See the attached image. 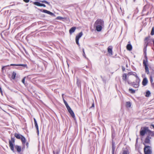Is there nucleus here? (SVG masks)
<instances>
[{
	"mask_svg": "<svg viewBox=\"0 0 154 154\" xmlns=\"http://www.w3.org/2000/svg\"><path fill=\"white\" fill-rule=\"evenodd\" d=\"M134 75L136 77V82H133L132 83V85L135 88H138L139 86V83L140 81V80L138 78V77L137 76V75L134 74Z\"/></svg>",
	"mask_w": 154,
	"mask_h": 154,
	"instance_id": "f03ea898",
	"label": "nucleus"
},
{
	"mask_svg": "<svg viewBox=\"0 0 154 154\" xmlns=\"http://www.w3.org/2000/svg\"><path fill=\"white\" fill-rule=\"evenodd\" d=\"M10 66H23L24 67H26L27 65L26 64H11L10 65Z\"/></svg>",
	"mask_w": 154,
	"mask_h": 154,
	"instance_id": "2eb2a0df",
	"label": "nucleus"
},
{
	"mask_svg": "<svg viewBox=\"0 0 154 154\" xmlns=\"http://www.w3.org/2000/svg\"><path fill=\"white\" fill-rule=\"evenodd\" d=\"M41 6H43V7H46V6L45 4H42Z\"/></svg>",
	"mask_w": 154,
	"mask_h": 154,
	"instance_id": "e433bc0d",
	"label": "nucleus"
},
{
	"mask_svg": "<svg viewBox=\"0 0 154 154\" xmlns=\"http://www.w3.org/2000/svg\"><path fill=\"white\" fill-rule=\"evenodd\" d=\"M123 154H129V152L128 151L125 150L123 151Z\"/></svg>",
	"mask_w": 154,
	"mask_h": 154,
	"instance_id": "7c9ffc66",
	"label": "nucleus"
},
{
	"mask_svg": "<svg viewBox=\"0 0 154 154\" xmlns=\"http://www.w3.org/2000/svg\"><path fill=\"white\" fill-rule=\"evenodd\" d=\"M63 18L61 17H58L56 18V19L57 20H61L63 19Z\"/></svg>",
	"mask_w": 154,
	"mask_h": 154,
	"instance_id": "2f4dec72",
	"label": "nucleus"
},
{
	"mask_svg": "<svg viewBox=\"0 0 154 154\" xmlns=\"http://www.w3.org/2000/svg\"><path fill=\"white\" fill-rule=\"evenodd\" d=\"M128 43L129 44H128L126 46L127 49L129 51H130L132 50V47L131 45L130 44V42H128Z\"/></svg>",
	"mask_w": 154,
	"mask_h": 154,
	"instance_id": "1a4fd4ad",
	"label": "nucleus"
},
{
	"mask_svg": "<svg viewBox=\"0 0 154 154\" xmlns=\"http://www.w3.org/2000/svg\"><path fill=\"white\" fill-rule=\"evenodd\" d=\"M83 35L82 33V32H81L79 33V35H76V38H75V40H76V43L79 45V39L81 38V37Z\"/></svg>",
	"mask_w": 154,
	"mask_h": 154,
	"instance_id": "39448f33",
	"label": "nucleus"
},
{
	"mask_svg": "<svg viewBox=\"0 0 154 154\" xmlns=\"http://www.w3.org/2000/svg\"><path fill=\"white\" fill-rule=\"evenodd\" d=\"M34 124L35 125V127L37 129V133L38 135L39 133V130H38V124H37V122H36V121L35 118H34Z\"/></svg>",
	"mask_w": 154,
	"mask_h": 154,
	"instance_id": "0eeeda50",
	"label": "nucleus"
},
{
	"mask_svg": "<svg viewBox=\"0 0 154 154\" xmlns=\"http://www.w3.org/2000/svg\"><path fill=\"white\" fill-rule=\"evenodd\" d=\"M135 0H134V2H135Z\"/></svg>",
	"mask_w": 154,
	"mask_h": 154,
	"instance_id": "49530a36",
	"label": "nucleus"
},
{
	"mask_svg": "<svg viewBox=\"0 0 154 154\" xmlns=\"http://www.w3.org/2000/svg\"><path fill=\"white\" fill-rule=\"evenodd\" d=\"M152 126L154 128V125H152Z\"/></svg>",
	"mask_w": 154,
	"mask_h": 154,
	"instance_id": "37998d69",
	"label": "nucleus"
},
{
	"mask_svg": "<svg viewBox=\"0 0 154 154\" xmlns=\"http://www.w3.org/2000/svg\"><path fill=\"white\" fill-rule=\"evenodd\" d=\"M129 91L132 94H134L135 93V90L132 89H129Z\"/></svg>",
	"mask_w": 154,
	"mask_h": 154,
	"instance_id": "a878e982",
	"label": "nucleus"
},
{
	"mask_svg": "<svg viewBox=\"0 0 154 154\" xmlns=\"http://www.w3.org/2000/svg\"><path fill=\"white\" fill-rule=\"evenodd\" d=\"M145 69L146 71V72L148 74L149 73V68L147 66H145Z\"/></svg>",
	"mask_w": 154,
	"mask_h": 154,
	"instance_id": "393cba45",
	"label": "nucleus"
},
{
	"mask_svg": "<svg viewBox=\"0 0 154 154\" xmlns=\"http://www.w3.org/2000/svg\"><path fill=\"white\" fill-rule=\"evenodd\" d=\"M148 83V80L146 78H144L142 81V84L144 86H145Z\"/></svg>",
	"mask_w": 154,
	"mask_h": 154,
	"instance_id": "f8f14e48",
	"label": "nucleus"
},
{
	"mask_svg": "<svg viewBox=\"0 0 154 154\" xmlns=\"http://www.w3.org/2000/svg\"><path fill=\"white\" fill-rule=\"evenodd\" d=\"M151 35H154V28L153 27L152 28V31L151 32Z\"/></svg>",
	"mask_w": 154,
	"mask_h": 154,
	"instance_id": "c756f323",
	"label": "nucleus"
},
{
	"mask_svg": "<svg viewBox=\"0 0 154 154\" xmlns=\"http://www.w3.org/2000/svg\"><path fill=\"white\" fill-rule=\"evenodd\" d=\"M6 66H3V67H2V70H3V69H4V68H5V67H6Z\"/></svg>",
	"mask_w": 154,
	"mask_h": 154,
	"instance_id": "ea45409f",
	"label": "nucleus"
},
{
	"mask_svg": "<svg viewBox=\"0 0 154 154\" xmlns=\"http://www.w3.org/2000/svg\"><path fill=\"white\" fill-rule=\"evenodd\" d=\"M53 153H54V154H55V153H54V152H53Z\"/></svg>",
	"mask_w": 154,
	"mask_h": 154,
	"instance_id": "a18cd8bd",
	"label": "nucleus"
},
{
	"mask_svg": "<svg viewBox=\"0 0 154 154\" xmlns=\"http://www.w3.org/2000/svg\"><path fill=\"white\" fill-rule=\"evenodd\" d=\"M78 80H77V83H78Z\"/></svg>",
	"mask_w": 154,
	"mask_h": 154,
	"instance_id": "c03bdc74",
	"label": "nucleus"
},
{
	"mask_svg": "<svg viewBox=\"0 0 154 154\" xmlns=\"http://www.w3.org/2000/svg\"><path fill=\"white\" fill-rule=\"evenodd\" d=\"M126 106L128 107H130L131 106V103L129 102H127L126 103Z\"/></svg>",
	"mask_w": 154,
	"mask_h": 154,
	"instance_id": "cd10ccee",
	"label": "nucleus"
},
{
	"mask_svg": "<svg viewBox=\"0 0 154 154\" xmlns=\"http://www.w3.org/2000/svg\"><path fill=\"white\" fill-rule=\"evenodd\" d=\"M115 149L114 144L113 143L112 144V154H114V151Z\"/></svg>",
	"mask_w": 154,
	"mask_h": 154,
	"instance_id": "b1692460",
	"label": "nucleus"
},
{
	"mask_svg": "<svg viewBox=\"0 0 154 154\" xmlns=\"http://www.w3.org/2000/svg\"><path fill=\"white\" fill-rule=\"evenodd\" d=\"M104 26V22L101 19L97 20L94 23V27L98 32L100 31L102 28Z\"/></svg>",
	"mask_w": 154,
	"mask_h": 154,
	"instance_id": "f257e3e1",
	"label": "nucleus"
},
{
	"mask_svg": "<svg viewBox=\"0 0 154 154\" xmlns=\"http://www.w3.org/2000/svg\"><path fill=\"white\" fill-rule=\"evenodd\" d=\"M150 94V91H148L146 92L145 96L146 97H149Z\"/></svg>",
	"mask_w": 154,
	"mask_h": 154,
	"instance_id": "5701e85b",
	"label": "nucleus"
},
{
	"mask_svg": "<svg viewBox=\"0 0 154 154\" xmlns=\"http://www.w3.org/2000/svg\"><path fill=\"white\" fill-rule=\"evenodd\" d=\"M15 147L17 149L18 152H20L21 151V147L20 146L16 145L15 146Z\"/></svg>",
	"mask_w": 154,
	"mask_h": 154,
	"instance_id": "dca6fc26",
	"label": "nucleus"
},
{
	"mask_svg": "<svg viewBox=\"0 0 154 154\" xmlns=\"http://www.w3.org/2000/svg\"><path fill=\"white\" fill-rule=\"evenodd\" d=\"M23 1L26 3H28L29 2V0H23Z\"/></svg>",
	"mask_w": 154,
	"mask_h": 154,
	"instance_id": "c9c22d12",
	"label": "nucleus"
},
{
	"mask_svg": "<svg viewBox=\"0 0 154 154\" xmlns=\"http://www.w3.org/2000/svg\"><path fill=\"white\" fill-rule=\"evenodd\" d=\"M21 140V141L23 142V143H25L26 142V139L25 138L22 136L20 138Z\"/></svg>",
	"mask_w": 154,
	"mask_h": 154,
	"instance_id": "412c9836",
	"label": "nucleus"
},
{
	"mask_svg": "<svg viewBox=\"0 0 154 154\" xmlns=\"http://www.w3.org/2000/svg\"><path fill=\"white\" fill-rule=\"evenodd\" d=\"M25 77H24L23 79L22 80V82L24 84L25 83Z\"/></svg>",
	"mask_w": 154,
	"mask_h": 154,
	"instance_id": "72a5a7b5",
	"label": "nucleus"
},
{
	"mask_svg": "<svg viewBox=\"0 0 154 154\" xmlns=\"http://www.w3.org/2000/svg\"><path fill=\"white\" fill-rule=\"evenodd\" d=\"M33 4L37 6H41V4L38 2H35L33 3Z\"/></svg>",
	"mask_w": 154,
	"mask_h": 154,
	"instance_id": "aec40b11",
	"label": "nucleus"
},
{
	"mask_svg": "<svg viewBox=\"0 0 154 154\" xmlns=\"http://www.w3.org/2000/svg\"><path fill=\"white\" fill-rule=\"evenodd\" d=\"M43 12L45 13H46L49 14L51 15H54V14L53 13L51 12L50 11H47L46 10H43Z\"/></svg>",
	"mask_w": 154,
	"mask_h": 154,
	"instance_id": "4468645a",
	"label": "nucleus"
},
{
	"mask_svg": "<svg viewBox=\"0 0 154 154\" xmlns=\"http://www.w3.org/2000/svg\"><path fill=\"white\" fill-rule=\"evenodd\" d=\"M134 74H133V73H131V72H130V73H129L127 75L125 73V74H124L122 76V79L124 80V81H125V82H126V81H127V82L128 83V84H130V83L129 82L128 80V79L127 78V76L128 77L129 75H134Z\"/></svg>",
	"mask_w": 154,
	"mask_h": 154,
	"instance_id": "20e7f679",
	"label": "nucleus"
},
{
	"mask_svg": "<svg viewBox=\"0 0 154 154\" xmlns=\"http://www.w3.org/2000/svg\"><path fill=\"white\" fill-rule=\"evenodd\" d=\"M143 64L144 66H147V61L145 60H144L143 61Z\"/></svg>",
	"mask_w": 154,
	"mask_h": 154,
	"instance_id": "bb28decb",
	"label": "nucleus"
},
{
	"mask_svg": "<svg viewBox=\"0 0 154 154\" xmlns=\"http://www.w3.org/2000/svg\"><path fill=\"white\" fill-rule=\"evenodd\" d=\"M12 142L11 140L9 141V146L11 149L12 151L13 152H14V145Z\"/></svg>",
	"mask_w": 154,
	"mask_h": 154,
	"instance_id": "9b49d317",
	"label": "nucleus"
},
{
	"mask_svg": "<svg viewBox=\"0 0 154 154\" xmlns=\"http://www.w3.org/2000/svg\"><path fill=\"white\" fill-rule=\"evenodd\" d=\"M150 142V138L149 137H147L145 139V142L146 143H149Z\"/></svg>",
	"mask_w": 154,
	"mask_h": 154,
	"instance_id": "a211bd4d",
	"label": "nucleus"
},
{
	"mask_svg": "<svg viewBox=\"0 0 154 154\" xmlns=\"http://www.w3.org/2000/svg\"><path fill=\"white\" fill-rule=\"evenodd\" d=\"M63 94L62 95V97H63ZM63 100L64 102V103L65 104V105L66 106V107L67 109H68L70 107L68 105V104L64 100V99L63 98Z\"/></svg>",
	"mask_w": 154,
	"mask_h": 154,
	"instance_id": "6ab92c4d",
	"label": "nucleus"
},
{
	"mask_svg": "<svg viewBox=\"0 0 154 154\" xmlns=\"http://www.w3.org/2000/svg\"><path fill=\"white\" fill-rule=\"evenodd\" d=\"M16 73L15 72H13L12 73V77H11L13 79H15L16 76Z\"/></svg>",
	"mask_w": 154,
	"mask_h": 154,
	"instance_id": "4be33fe9",
	"label": "nucleus"
},
{
	"mask_svg": "<svg viewBox=\"0 0 154 154\" xmlns=\"http://www.w3.org/2000/svg\"><path fill=\"white\" fill-rule=\"evenodd\" d=\"M112 47L111 46H109L107 48V51L111 55H112Z\"/></svg>",
	"mask_w": 154,
	"mask_h": 154,
	"instance_id": "9d476101",
	"label": "nucleus"
},
{
	"mask_svg": "<svg viewBox=\"0 0 154 154\" xmlns=\"http://www.w3.org/2000/svg\"><path fill=\"white\" fill-rule=\"evenodd\" d=\"M150 81L151 82V83H152L153 82V80L152 78V76H150Z\"/></svg>",
	"mask_w": 154,
	"mask_h": 154,
	"instance_id": "473e14b6",
	"label": "nucleus"
},
{
	"mask_svg": "<svg viewBox=\"0 0 154 154\" xmlns=\"http://www.w3.org/2000/svg\"><path fill=\"white\" fill-rule=\"evenodd\" d=\"M146 128H144L143 129L141 130L140 131V134L141 135H144L146 133Z\"/></svg>",
	"mask_w": 154,
	"mask_h": 154,
	"instance_id": "6e6552de",
	"label": "nucleus"
},
{
	"mask_svg": "<svg viewBox=\"0 0 154 154\" xmlns=\"http://www.w3.org/2000/svg\"><path fill=\"white\" fill-rule=\"evenodd\" d=\"M14 136L17 138L18 139H20L22 136L20 134H18L17 133H15L14 134Z\"/></svg>",
	"mask_w": 154,
	"mask_h": 154,
	"instance_id": "f3484780",
	"label": "nucleus"
},
{
	"mask_svg": "<svg viewBox=\"0 0 154 154\" xmlns=\"http://www.w3.org/2000/svg\"><path fill=\"white\" fill-rule=\"evenodd\" d=\"M68 66H69V65L68 64Z\"/></svg>",
	"mask_w": 154,
	"mask_h": 154,
	"instance_id": "de8ad7c7",
	"label": "nucleus"
},
{
	"mask_svg": "<svg viewBox=\"0 0 154 154\" xmlns=\"http://www.w3.org/2000/svg\"><path fill=\"white\" fill-rule=\"evenodd\" d=\"M83 54H85V52H84V50L83 49Z\"/></svg>",
	"mask_w": 154,
	"mask_h": 154,
	"instance_id": "a19ab883",
	"label": "nucleus"
},
{
	"mask_svg": "<svg viewBox=\"0 0 154 154\" xmlns=\"http://www.w3.org/2000/svg\"><path fill=\"white\" fill-rule=\"evenodd\" d=\"M144 150L145 154H151L152 152L151 148L149 146H145Z\"/></svg>",
	"mask_w": 154,
	"mask_h": 154,
	"instance_id": "7ed1b4c3",
	"label": "nucleus"
},
{
	"mask_svg": "<svg viewBox=\"0 0 154 154\" xmlns=\"http://www.w3.org/2000/svg\"><path fill=\"white\" fill-rule=\"evenodd\" d=\"M0 91L1 93L2 94V88H1V87H0Z\"/></svg>",
	"mask_w": 154,
	"mask_h": 154,
	"instance_id": "4c0bfd02",
	"label": "nucleus"
},
{
	"mask_svg": "<svg viewBox=\"0 0 154 154\" xmlns=\"http://www.w3.org/2000/svg\"><path fill=\"white\" fill-rule=\"evenodd\" d=\"M41 2H42V3H44L46 4H48V5H50V3L48 2L45 0H43V1H41Z\"/></svg>",
	"mask_w": 154,
	"mask_h": 154,
	"instance_id": "c85d7f7f",
	"label": "nucleus"
},
{
	"mask_svg": "<svg viewBox=\"0 0 154 154\" xmlns=\"http://www.w3.org/2000/svg\"><path fill=\"white\" fill-rule=\"evenodd\" d=\"M83 56L84 57H85V54H83Z\"/></svg>",
	"mask_w": 154,
	"mask_h": 154,
	"instance_id": "79ce46f5",
	"label": "nucleus"
},
{
	"mask_svg": "<svg viewBox=\"0 0 154 154\" xmlns=\"http://www.w3.org/2000/svg\"><path fill=\"white\" fill-rule=\"evenodd\" d=\"M68 109V110L69 113L72 116V117L73 118H75V116L74 113V112H73V111L72 110L70 107H69L67 109Z\"/></svg>",
	"mask_w": 154,
	"mask_h": 154,
	"instance_id": "423d86ee",
	"label": "nucleus"
},
{
	"mask_svg": "<svg viewBox=\"0 0 154 154\" xmlns=\"http://www.w3.org/2000/svg\"><path fill=\"white\" fill-rule=\"evenodd\" d=\"M11 140L12 142L14 143V138H11Z\"/></svg>",
	"mask_w": 154,
	"mask_h": 154,
	"instance_id": "f704fd0d",
	"label": "nucleus"
},
{
	"mask_svg": "<svg viewBox=\"0 0 154 154\" xmlns=\"http://www.w3.org/2000/svg\"><path fill=\"white\" fill-rule=\"evenodd\" d=\"M94 103H93L92 104V106H91V107H94Z\"/></svg>",
	"mask_w": 154,
	"mask_h": 154,
	"instance_id": "58836bf2",
	"label": "nucleus"
},
{
	"mask_svg": "<svg viewBox=\"0 0 154 154\" xmlns=\"http://www.w3.org/2000/svg\"><path fill=\"white\" fill-rule=\"evenodd\" d=\"M76 29V28L75 27H73L71 28L69 30V32L70 34H71L72 33L74 32Z\"/></svg>",
	"mask_w": 154,
	"mask_h": 154,
	"instance_id": "ddd939ff",
	"label": "nucleus"
}]
</instances>
